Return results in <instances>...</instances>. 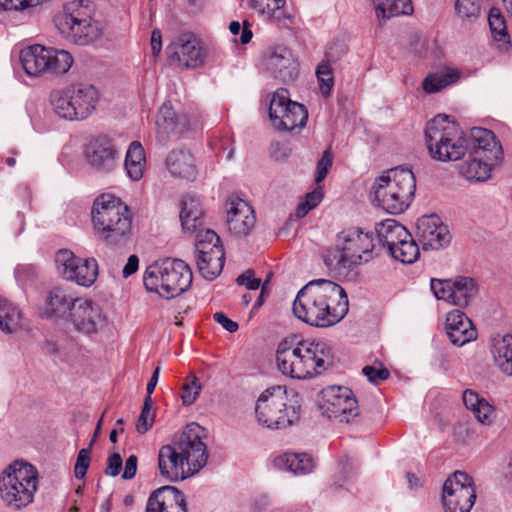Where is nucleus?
Masks as SVG:
<instances>
[{
	"label": "nucleus",
	"instance_id": "1",
	"mask_svg": "<svg viewBox=\"0 0 512 512\" xmlns=\"http://www.w3.org/2000/svg\"><path fill=\"white\" fill-rule=\"evenodd\" d=\"M349 301L339 284L318 279L307 283L293 302V313L302 322L319 328L339 323L348 313Z\"/></svg>",
	"mask_w": 512,
	"mask_h": 512
},
{
	"label": "nucleus",
	"instance_id": "2",
	"mask_svg": "<svg viewBox=\"0 0 512 512\" xmlns=\"http://www.w3.org/2000/svg\"><path fill=\"white\" fill-rule=\"evenodd\" d=\"M198 429L197 425H187L176 440L160 448L158 467L162 477L172 482L184 480L206 465L207 448Z\"/></svg>",
	"mask_w": 512,
	"mask_h": 512
},
{
	"label": "nucleus",
	"instance_id": "3",
	"mask_svg": "<svg viewBox=\"0 0 512 512\" xmlns=\"http://www.w3.org/2000/svg\"><path fill=\"white\" fill-rule=\"evenodd\" d=\"M276 361L282 374L296 379H309L320 375L334 365L332 348L323 341L287 342L279 344Z\"/></svg>",
	"mask_w": 512,
	"mask_h": 512
},
{
	"label": "nucleus",
	"instance_id": "4",
	"mask_svg": "<svg viewBox=\"0 0 512 512\" xmlns=\"http://www.w3.org/2000/svg\"><path fill=\"white\" fill-rule=\"evenodd\" d=\"M92 222L98 238L106 245L122 247L132 237L130 208L112 194H101L92 206Z\"/></svg>",
	"mask_w": 512,
	"mask_h": 512
},
{
	"label": "nucleus",
	"instance_id": "5",
	"mask_svg": "<svg viewBox=\"0 0 512 512\" xmlns=\"http://www.w3.org/2000/svg\"><path fill=\"white\" fill-rule=\"evenodd\" d=\"M471 158L459 166V173L468 181L484 182L503 160L501 143L491 130L471 129Z\"/></svg>",
	"mask_w": 512,
	"mask_h": 512
},
{
	"label": "nucleus",
	"instance_id": "6",
	"mask_svg": "<svg viewBox=\"0 0 512 512\" xmlns=\"http://www.w3.org/2000/svg\"><path fill=\"white\" fill-rule=\"evenodd\" d=\"M425 141L431 157L442 162L461 159L471 147V135L468 139L446 115H437L427 123Z\"/></svg>",
	"mask_w": 512,
	"mask_h": 512
},
{
	"label": "nucleus",
	"instance_id": "7",
	"mask_svg": "<svg viewBox=\"0 0 512 512\" xmlns=\"http://www.w3.org/2000/svg\"><path fill=\"white\" fill-rule=\"evenodd\" d=\"M94 6L89 0L66 3L63 13L56 18V26L66 39L80 46L99 40L105 27L94 17Z\"/></svg>",
	"mask_w": 512,
	"mask_h": 512
},
{
	"label": "nucleus",
	"instance_id": "8",
	"mask_svg": "<svg viewBox=\"0 0 512 512\" xmlns=\"http://www.w3.org/2000/svg\"><path fill=\"white\" fill-rule=\"evenodd\" d=\"M190 267L181 259L165 258L149 265L143 283L148 292L172 299L186 292L192 284Z\"/></svg>",
	"mask_w": 512,
	"mask_h": 512
},
{
	"label": "nucleus",
	"instance_id": "9",
	"mask_svg": "<svg viewBox=\"0 0 512 512\" xmlns=\"http://www.w3.org/2000/svg\"><path fill=\"white\" fill-rule=\"evenodd\" d=\"M37 489L38 471L31 464L15 461L0 474V499L11 511L28 507Z\"/></svg>",
	"mask_w": 512,
	"mask_h": 512
},
{
	"label": "nucleus",
	"instance_id": "10",
	"mask_svg": "<svg viewBox=\"0 0 512 512\" xmlns=\"http://www.w3.org/2000/svg\"><path fill=\"white\" fill-rule=\"evenodd\" d=\"M374 195L378 205L390 214H400L410 205L416 180L410 169L397 167L376 179Z\"/></svg>",
	"mask_w": 512,
	"mask_h": 512
},
{
	"label": "nucleus",
	"instance_id": "11",
	"mask_svg": "<svg viewBox=\"0 0 512 512\" xmlns=\"http://www.w3.org/2000/svg\"><path fill=\"white\" fill-rule=\"evenodd\" d=\"M300 409L298 400L290 398L286 388L275 386L259 396L255 415L258 423L269 429H285L299 420Z\"/></svg>",
	"mask_w": 512,
	"mask_h": 512
},
{
	"label": "nucleus",
	"instance_id": "12",
	"mask_svg": "<svg viewBox=\"0 0 512 512\" xmlns=\"http://www.w3.org/2000/svg\"><path fill=\"white\" fill-rule=\"evenodd\" d=\"M338 250L333 259L328 257L326 265L341 273L342 269L353 267L368 262L372 258L374 243L372 235L364 233L358 227H350L337 235Z\"/></svg>",
	"mask_w": 512,
	"mask_h": 512
},
{
	"label": "nucleus",
	"instance_id": "13",
	"mask_svg": "<svg viewBox=\"0 0 512 512\" xmlns=\"http://www.w3.org/2000/svg\"><path fill=\"white\" fill-rule=\"evenodd\" d=\"M54 112L66 120L86 119L95 109L98 92L93 85L72 84L50 95Z\"/></svg>",
	"mask_w": 512,
	"mask_h": 512
},
{
	"label": "nucleus",
	"instance_id": "14",
	"mask_svg": "<svg viewBox=\"0 0 512 512\" xmlns=\"http://www.w3.org/2000/svg\"><path fill=\"white\" fill-rule=\"evenodd\" d=\"M20 61L27 75L34 77L46 73L64 74L73 64L69 52L41 45H33L22 50Z\"/></svg>",
	"mask_w": 512,
	"mask_h": 512
},
{
	"label": "nucleus",
	"instance_id": "15",
	"mask_svg": "<svg viewBox=\"0 0 512 512\" xmlns=\"http://www.w3.org/2000/svg\"><path fill=\"white\" fill-rule=\"evenodd\" d=\"M269 119L277 130L292 131L306 125L308 111L303 104L290 99L286 88H278L272 94Z\"/></svg>",
	"mask_w": 512,
	"mask_h": 512
},
{
	"label": "nucleus",
	"instance_id": "16",
	"mask_svg": "<svg viewBox=\"0 0 512 512\" xmlns=\"http://www.w3.org/2000/svg\"><path fill=\"white\" fill-rule=\"evenodd\" d=\"M476 500V490L471 476L455 471L444 482L442 504L445 512H470Z\"/></svg>",
	"mask_w": 512,
	"mask_h": 512
},
{
	"label": "nucleus",
	"instance_id": "17",
	"mask_svg": "<svg viewBox=\"0 0 512 512\" xmlns=\"http://www.w3.org/2000/svg\"><path fill=\"white\" fill-rule=\"evenodd\" d=\"M321 408L328 418L350 423L359 414L352 391L343 386H328L321 391Z\"/></svg>",
	"mask_w": 512,
	"mask_h": 512
},
{
	"label": "nucleus",
	"instance_id": "18",
	"mask_svg": "<svg viewBox=\"0 0 512 512\" xmlns=\"http://www.w3.org/2000/svg\"><path fill=\"white\" fill-rule=\"evenodd\" d=\"M83 154L89 166L101 173L113 171L120 161V153L113 139L107 135L90 139L84 147Z\"/></svg>",
	"mask_w": 512,
	"mask_h": 512
},
{
	"label": "nucleus",
	"instance_id": "19",
	"mask_svg": "<svg viewBox=\"0 0 512 512\" xmlns=\"http://www.w3.org/2000/svg\"><path fill=\"white\" fill-rule=\"evenodd\" d=\"M68 320L76 331L89 336L96 334L106 324V316L100 306L82 298L72 306Z\"/></svg>",
	"mask_w": 512,
	"mask_h": 512
},
{
	"label": "nucleus",
	"instance_id": "20",
	"mask_svg": "<svg viewBox=\"0 0 512 512\" xmlns=\"http://www.w3.org/2000/svg\"><path fill=\"white\" fill-rule=\"evenodd\" d=\"M265 66L272 77L285 84L292 83L298 78V63L291 50L285 46L270 48L265 58Z\"/></svg>",
	"mask_w": 512,
	"mask_h": 512
},
{
	"label": "nucleus",
	"instance_id": "21",
	"mask_svg": "<svg viewBox=\"0 0 512 512\" xmlns=\"http://www.w3.org/2000/svg\"><path fill=\"white\" fill-rule=\"evenodd\" d=\"M166 53L171 61L184 68H196L204 62L203 49L190 33L179 35L176 41L167 46Z\"/></svg>",
	"mask_w": 512,
	"mask_h": 512
},
{
	"label": "nucleus",
	"instance_id": "22",
	"mask_svg": "<svg viewBox=\"0 0 512 512\" xmlns=\"http://www.w3.org/2000/svg\"><path fill=\"white\" fill-rule=\"evenodd\" d=\"M416 234L425 250H438L450 243L448 227L435 215H424L416 222Z\"/></svg>",
	"mask_w": 512,
	"mask_h": 512
},
{
	"label": "nucleus",
	"instance_id": "23",
	"mask_svg": "<svg viewBox=\"0 0 512 512\" xmlns=\"http://www.w3.org/2000/svg\"><path fill=\"white\" fill-rule=\"evenodd\" d=\"M228 230L236 237L247 236L255 226L256 217L251 205L238 197H230L227 202Z\"/></svg>",
	"mask_w": 512,
	"mask_h": 512
},
{
	"label": "nucleus",
	"instance_id": "24",
	"mask_svg": "<svg viewBox=\"0 0 512 512\" xmlns=\"http://www.w3.org/2000/svg\"><path fill=\"white\" fill-rule=\"evenodd\" d=\"M146 512H187L185 496L174 486L160 487L149 496Z\"/></svg>",
	"mask_w": 512,
	"mask_h": 512
},
{
	"label": "nucleus",
	"instance_id": "25",
	"mask_svg": "<svg viewBox=\"0 0 512 512\" xmlns=\"http://www.w3.org/2000/svg\"><path fill=\"white\" fill-rule=\"evenodd\" d=\"M446 330L450 341L456 346H463L477 337L472 321L463 311L458 309H454L447 314Z\"/></svg>",
	"mask_w": 512,
	"mask_h": 512
},
{
	"label": "nucleus",
	"instance_id": "26",
	"mask_svg": "<svg viewBox=\"0 0 512 512\" xmlns=\"http://www.w3.org/2000/svg\"><path fill=\"white\" fill-rule=\"evenodd\" d=\"M375 230L379 243L386 247L388 252L410 237V232L394 219H386L378 223Z\"/></svg>",
	"mask_w": 512,
	"mask_h": 512
},
{
	"label": "nucleus",
	"instance_id": "27",
	"mask_svg": "<svg viewBox=\"0 0 512 512\" xmlns=\"http://www.w3.org/2000/svg\"><path fill=\"white\" fill-rule=\"evenodd\" d=\"M179 217L184 230L188 232L198 230L203 225V209L199 199L192 195L183 196Z\"/></svg>",
	"mask_w": 512,
	"mask_h": 512
},
{
	"label": "nucleus",
	"instance_id": "28",
	"mask_svg": "<svg viewBox=\"0 0 512 512\" xmlns=\"http://www.w3.org/2000/svg\"><path fill=\"white\" fill-rule=\"evenodd\" d=\"M79 298L73 297L65 289L55 287L49 291L46 298L45 314L47 317H64L71 313L72 306Z\"/></svg>",
	"mask_w": 512,
	"mask_h": 512
},
{
	"label": "nucleus",
	"instance_id": "29",
	"mask_svg": "<svg viewBox=\"0 0 512 512\" xmlns=\"http://www.w3.org/2000/svg\"><path fill=\"white\" fill-rule=\"evenodd\" d=\"M496 366L505 375L512 377V335L497 334L492 338V349Z\"/></svg>",
	"mask_w": 512,
	"mask_h": 512
},
{
	"label": "nucleus",
	"instance_id": "30",
	"mask_svg": "<svg viewBox=\"0 0 512 512\" xmlns=\"http://www.w3.org/2000/svg\"><path fill=\"white\" fill-rule=\"evenodd\" d=\"M463 403L465 407L472 412L478 422L484 425H490L493 421L494 407L477 392L467 389L463 393Z\"/></svg>",
	"mask_w": 512,
	"mask_h": 512
},
{
	"label": "nucleus",
	"instance_id": "31",
	"mask_svg": "<svg viewBox=\"0 0 512 512\" xmlns=\"http://www.w3.org/2000/svg\"><path fill=\"white\" fill-rule=\"evenodd\" d=\"M169 172L178 177L192 178L195 175L193 155L186 150H173L166 159Z\"/></svg>",
	"mask_w": 512,
	"mask_h": 512
},
{
	"label": "nucleus",
	"instance_id": "32",
	"mask_svg": "<svg viewBox=\"0 0 512 512\" xmlns=\"http://www.w3.org/2000/svg\"><path fill=\"white\" fill-rule=\"evenodd\" d=\"M452 304L458 307H466L478 293L476 281L467 276H457L453 279Z\"/></svg>",
	"mask_w": 512,
	"mask_h": 512
},
{
	"label": "nucleus",
	"instance_id": "33",
	"mask_svg": "<svg viewBox=\"0 0 512 512\" xmlns=\"http://www.w3.org/2000/svg\"><path fill=\"white\" fill-rule=\"evenodd\" d=\"M156 125L159 133H182L187 129L186 119H181L170 103H164L158 112Z\"/></svg>",
	"mask_w": 512,
	"mask_h": 512
},
{
	"label": "nucleus",
	"instance_id": "34",
	"mask_svg": "<svg viewBox=\"0 0 512 512\" xmlns=\"http://www.w3.org/2000/svg\"><path fill=\"white\" fill-rule=\"evenodd\" d=\"M373 5L379 21L413 13L411 0H373Z\"/></svg>",
	"mask_w": 512,
	"mask_h": 512
},
{
	"label": "nucleus",
	"instance_id": "35",
	"mask_svg": "<svg viewBox=\"0 0 512 512\" xmlns=\"http://www.w3.org/2000/svg\"><path fill=\"white\" fill-rule=\"evenodd\" d=\"M276 463L295 475L308 474L314 468L312 457L306 453H285L276 459Z\"/></svg>",
	"mask_w": 512,
	"mask_h": 512
},
{
	"label": "nucleus",
	"instance_id": "36",
	"mask_svg": "<svg viewBox=\"0 0 512 512\" xmlns=\"http://www.w3.org/2000/svg\"><path fill=\"white\" fill-rule=\"evenodd\" d=\"M145 152L141 143L133 141L126 153L125 169L128 176L137 181L142 178L145 168Z\"/></svg>",
	"mask_w": 512,
	"mask_h": 512
},
{
	"label": "nucleus",
	"instance_id": "37",
	"mask_svg": "<svg viewBox=\"0 0 512 512\" xmlns=\"http://www.w3.org/2000/svg\"><path fill=\"white\" fill-rule=\"evenodd\" d=\"M71 274L72 277H68L67 280L76 282L78 285L81 286L89 287L97 279V261L94 258L80 259V263H77Z\"/></svg>",
	"mask_w": 512,
	"mask_h": 512
},
{
	"label": "nucleus",
	"instance_id": "38",
	"mask_svg": "<svg viewBox=\"0 0 512 512\" xmlns=\"http://www.w3.org/2000/svg\"><path fill=\"white\" fill-rule=\"evenodd\" d=\"M215 251L224 253L223 247L220 244V237L213 230H200L195 244L196 258L214 255Z\"/></svg>",
	"mask_w": 512,
	"mask_h": 512
},
{
	"label": "nucleus",
	"instance_id": "39",
	"mask_svg": "<svg viewBox=\"0 0 512 512\" xmlns=\"http://www.w3.org/2000/svg\"><path fill=\"white\" fill-rule=\"evenodd\" d=\"M459 79L460 73L457 70L446 69L428 75L423 81V89L427 93H435L457 82Z\"/></svg>",
	"mask_w": 512,
	"mask_h": 512
},
{
	"label": "nucleus",
	"instance_id": "40",
	"mask_svg": "<svg viewBox=\"0 0 512 512\" xmlns=\"http://www.w3.org/2000/svg\"><path fill=\"white\" fill-rule=\"evenodd\" d=\"M224 253L214 252L208 257L196 258L199 273L207 280H214L224 267Z\"/></svg>",
	"mask_w": 512,
	"mask_h": 512
},
{
	"label": "nucleus",
	"instance_id": "41",
	"mask_svg": "<svg viewBox=\"0 0 512 512\" xmlns=\"http://www.w3.org/2000/svg\"><path fill=\"white\" fill-rule=\"evenodd\" d=\"M21 313L17 307L0 298V329L8 334L20 327Z\"/></svg>",
	"mask_w": 512,
	"mask_h": 512
},
{
	"label": "nucleus",
	"instance_id": "42",
	"mask_svg": "<svg viewBox=\"0 0 512 512\" xmlns=\"http://www.w3.org/2000/svg\"><path fill=\"white\" fill-rule=\"evenodd\" d=\"M389 254L401 263L411 264L418 259L420 250L418 244L410 234L408 239H404L395 248H391Z\"/></svg>",
	"mask_w": 512,
	"mask_h": 512
},
{
	"label": "nucleus",
	"instance_id": "43",
	"mask_svg": "<svg viewBox=\"0 0 512 512\" xmlns=\"http://www.w3.org/2000/svg\"><path fill=\"white\" fill-rule=\"evenodd\" d=\"M491 34L496 42L508 46L510 37L507 32L506 21L498 8H491L488 15Z\"/></svg>",
	"mask_w": 512,
	"mask_h": 512
},
{
	"label": "nucleus",
	"instance_id": "44",
	"mask_svg": "<svg viewBox=\"0 0 512 512\" xmlns=\"http://www.w3.org/2000/svg\"><path fill=\"white\" fill-rule=\"evenodd\" d=\"M80 259L81 258L76 257L71 250H58L55 255V264L58 273L66 280L68 277H72L71 272L74 270L77 263H80Z\"/></svg>",
	"mask_w": 512,
	"mask_h": 512
},
{
	"label": "nucleus",
	"instance_id": "45",
	"mask_svg": "<svg viewBox=\"0 0 512 512\" xmlns=\"http://www.w3.org/2000/svg\"><path fill=\"white\" fill-rule=\"evenodd\" d=\"M316 76L320 83L321 94L325 97L330 96L334 86L331 64L322 60L316 68Z\"/></svg>",
	"mask_w": 512,
	"mask_h": 512
},
{
	"label": "nucleus",
	"instance_id": "46",
	"mask_svg": "<svg viewBox=\"0 0 512 512\" xmlns=\"http://www.w3.org/2000/svg\"><path fill=\"white\" fill-rule=\"evenodd\" d=\"M202 389L199 379L195 375H189L186 377L185 382L182 386L181 399L184 405H192Z\"/></svg>",
	"mask_w": 512,
	"mask_h": 512
},
{
	"label": "nucleus",
	"instance_id": "47",
	"mask_svg": "<svg viewBox=\"0 0 512 512\" xmlns=\"http://www.w3.org/2000/svg\"><path fill=\"white\" fill-rule=\"evenodd\" d=\"M152 397L144 398L143 407L136 423V430L140 434L146 433L153 425L154 415L152 414Z\"/></svg>",
	"mask_w": 512,
	"mask_h": 512
},
{
	"label": "nucleus",
	"instance_id": "48",
	"mask_svg": "<svg viewBox=\"0 0 512 512\" xmlns=\"http://www.w3.org/2000/svg\"><path fill=\"white\" fill-rule=\"evenodd\" d=\"M457 15L463 19H476L480 16L479 0H457L455 3Z\"/></svg>",
	"mask_w": 512,
	"mask_h": 512
},
{
	"label": "nucleus",
	"instance_id": "49",
	"mask_svg": "<svg viewBox=\"0 0 512 512\" xmlns=\"http://www.w3.org/2000/svg\"><path fill=\"white\" fill-rule=\"evenodd\" d=\"M453 279H431L430 286L434 296L452 304Z\"/></svg>",
	"mask_w": 512,
	"mask_h": 512
},
{
	"label": "nucleus",
	"instance_id": "50",
	"mask_svg": "<svg viewBox=\"0 0 512 512\" xmlns=\"http://www.w3.org/2000/svg\"><path fill=\"white\" fill-rule=\"evenodd\" d=\"M285 0H250V7L257 10L260 14H271L275 18H279L277 13L285 5Z\"/></svg>",
	"mask_w": 512,
	"mask_h": 512
},
{
	"label": "nucleus",
	"instance_id": "51",
	"mask_svg": "<svg viewBox=\"0 0 512 512\" xmlns=\"http://www.w3.org/2000/svg\"><path fill=\"white\" fill-rule=\"evenodd\" d=\"M322 198L323 192L320 187L308 193L305 196V200L297 206L296 215L298 217L306 216L311 209L315 208L321 202Z\"/></svg>",
	"mask_w": 512,
	"mask_h": 512
},
{
	"label": "nucleus",
	"instance_id": "52",
	"mask_svg": "<svg viewBox=\"0 0 512 512\" xmlns=\"http://www.w3.org/2000/svg\"><path fill=\"white\" fill-rule=\"evenodd\" d=\"M362 372L373 384H379L381 381L387 380L390 376L389 370L383 367L381 363L367 365L363 367Z\"/></svg>",
	"mask_w": 512,
	"mask_h": 512
},
{
	"label": "nucleus",
	"instance_id": "53",
	"mask_svg": "<svg viewBox=\"0 0 512 512\" xmlns=\"http://www.w3.org/2000/svg\"><path fill=\"white\" fill-rule=\"evenodd\" d=\"M90 448H83L78 452L74 473L75 477L78 479H83L87 473V470L90 466Z\"/></svg>",
	"mask_w": 512,
	"mask_h": 512
},
{
	"label": "nucleus",
	"instance_id": "54",
	"mask_svg": "<svg viewBox=\"0 0 512 512\" xmlns=\"http://www.w3.org/2000/svg\"><path fill=\"white\" fill-rule=\"evenodd\" d=\"M333 163V154L330 150H325L321 159L317 163L315 182L321 183L327 176Z\"/></svg>",
	"mask_w": 512,
	"mask_h": 512
},
{
	"label": "nucleus",
	"instance_id": "55",
	"mask_svg": "<svg viewBox=\"0 0 512 512\" xmlns=\"http://www.w3.org/2000/svg\"><path fill=\"white\" fill-rule=\"evenodd\" d=\"M232 140L229 135H225L220 138H214L211 141V147L217 154H221L227 151L225 155L226 160H231L234 155V147L232 145Z\"/></svg>",
	"mask_w": 512,
	"mask_h": 512
},
{
	"label": "nucleus",
	"instance_id": "56",
	"mask_svg": "<svg viewBox=\"0 0 512 512\" xmlns=\"http://www.w3.org/2000/svg\"><path fill=\"white\" fill-rule=\"evenodd\" d=\"M347 52V47L341 42L331 43L325 52V59L328 63H335L340 60Z\"/></svg>",
	"mask_w": 512,
	"mask_h": 512
},
{
	"label": "nucleus",
	"instance_id": "57",
	"mask_svg": "<svg viewBox=\"0 0 512 512\" xmlns=\"http://www.w3.org/2000/svg\"><path fill=\"white\" fill-rule=\"evenodd\" d=\"M254 275L252 269H247L236 278V283L245 286L248 290H257L261 286V279Z\"/></svg>",
	"mask_w": 512,
	"mask_h": 512
},
{
	"label": "nucleus",
	"instance_id": "58",
	"mask_svg": "<svg viewBox=\"0 0 512 512\" xmlns=\"http://www.w3.org/2000/svg\"><path fill=\"white\" fill-rule=\"evenodd\" d=\"M122 468V457L119 453H113L109 456L107 460V466L105 469V473L109 476H117Z\"/></svg>",
	"mask_w": 512,
	"mask_h": 512
},
{
	"label": "nucleus",
	"instance_id": "59",
	"mask_svg": "<svg viewBox=\"0 0 512 512\" xmlns=\"http://www.w3.org/2000/svg\"><path fill=\"white\" fill-rule=\"evenodd\" d=\"M213 319L230 333L236 332L239 328V325L228 318L223 312L214 313Z\"/></svg>",
	"mask_w": 512,
	"mask_h": 512
},
{
	"label": "nucleus",
	"instance_id": "60",
	"mask_svg": "<svg viewBox=\"0 0 512 512\" xmlns=\"http://www.w3.org/2000/svg\"><path fill=\"white\" fill-rule=\"evenodd\" d=\"M138 458L136 455H130L125 462L124 472L122 474L123 479L130 480L135 477L137 472Z\"/></svg>",
	"mask_w": 512,
	"mask_h": 512
},
{
	"label": "nucleus",
	"instance_id": "61",
	"mask_svg": "<svg viewBox=\"0 0 512 512\" xmlns=\"http://www.w3.org/2000/svg\"><path fill=\"white\" fill-rule=\"evenodd\" d=\"M162 48L161 31L155 28L151 33V50L154 57L159 56Z\"/></svg>",
	"mask_w": 512,
	"mask_h": 512
},
{
	"label": "nucleus",
	"instance_id": "62",
	"mask_svg": "<svg viewBox=\"0 0 512 512\" xmlns=\"http://www.w3.org/2000/svg\"><path fill=\"white\" fill-rule=\"evenodd\" d=\"M138 266H139V259L136 255H131L129 258H128V261L126 263V265L124 266L123 268V276L125 278L131 276L132 274H134L137 270H138Z\"/></svg>",
	"mask_w": 512,
	"mask_h": 512
},
{
	"label": "nucleus",
	"instance_id": "63",
	"mask_svg": "<svg viewBox=\"0 0 512 512\" xmlns=\"http://www.w3.org/2000/svg\"><path fill=\"white\" fill-rule=\"evenodd\" d=\"M159 375H160V367L157 366L154 371H153V374L149 380V382L147 383V395L146 396H149L151 397L153 391L155 390L156 388V385L158 383V379H159Z\"/></svg>",
	"mask_w": 512,
	"mask_h": 512
},
{
	"label": "nucleus",
	"instance_id": "64",
	"mask_svg": "<svg viewBox=\"0 0 512 512\" xmlns=\"http://www.w3.org/2000/svg\"><path fill=\"white\" fill-rule=\"evenodd\" d=\"M252 36H253L252 31L246 26V22H245L242 32H241V37H240L241 43L242 44L249 43L252 39Z\"/></svg>",
	"mask_w": 512,
	"mask_h": 512
}]
</instances>
